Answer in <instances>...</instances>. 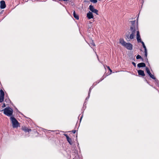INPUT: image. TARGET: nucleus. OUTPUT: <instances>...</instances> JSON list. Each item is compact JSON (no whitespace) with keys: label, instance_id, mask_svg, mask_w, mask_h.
<instances>
[{"label":"nucleus","instance_id":"f257e3e1","mask_svg":"<svg viewBox=\"0 0 159 159\" xmlns=\"http://www.w3.org/2000/svg\"><path fill=\"white\" fill-rule=\"evenodd\" d=\"M135 20L130 21L131 22V25L130 27V30L131 34H130L129 36V34H126L125 36L127 39H133L134 38L136 31H139L138 30V23L137 22V24L135 23Z\"/></svg>","mask_w":159,"mask_h":159},{"label":"nucleus","instance_id":"f03ea898","mask_svg":"<svg viewBox=\"0 0 159 159\" xmlns=\"http://www.w3.org/2000/svg\"><path fill=\"white\" fill-rule=\"evenodd\" d=\"M2 111H3V113L5 115L8 116H14V115L13 114V110L11 107H6L2 110Z\"/></svg>","mask_w":159,"mask_h":159},{"label":"nucleus","instance_id":"7ed1b4c3","mask_svg":"<svg viewBox=\"0 0 159 159\" xmlns=\"http://www.w3.org/2000/svg\"><path fill=\"white\" fill-rule=\"evenodd\" d=\"M10 120L12 123L13 128H16L18 127L19 123L13 116L10 117Z\"/></svg>","mask_w":159,"mask_h":159},{"label":"nucleus","instance_id":"20e7f679","mask_svg":"<svg viewBox=\"0 0 159 159\" xmlns=\"http://www.w3.org/2000/svg\"><path fill=\"white\" fill-rule=\"evenodd\" d=\"M136 38L138 42V43H141L142 44L143 47L144 48V49H147L144 43L141 40L139 31H136Z\"/></svg>","mask_w":159,"mask_h":159},{"label":"nucleus","instance_id":"39448f33","mask_svg":"<svg viewBox=\"0 0 159 159\" xmlns=\"http://www.w3.org/2000/svg\"><path fill=\"white\" fill-rule=\"evenodd\" d=\"M89 9L92 12L95 13L96 15H98V11L94 8L93 6L92 5H90L89 6Z\"/></svg>","mask_w":159,"mask_h":159},{"label":"nucleus","instance_id":"423d86ee","mask_svg":"<svg viewBox=\"0 0 159 159\" xmlns=\"http://www.w3.org/2000/svg\"><path fill=\"white\" fill-rule=\"evenodd\" d=\"M124 47L129 50H132L133 48L132 45L129 43H126Z\"/></svg>","mask_w":159,"mask_h":159},{"label":"nucleus","instance_id":"0eeeda50","mask_svg":"<svg viewBox=\"0 0 159 159\" xmlns=\"http://www.w3.org/2000/svg\"><path fill=\"white\" fill-rule=\"evenodd\" d=\"M87 17L88 19L93 18V16L92 12L89 11L87 14Z\"/></svg>","mask_w":159,"mask_h":159},{"label":"nucleus","instance_id":"6e6552de","mask_svg":"<svg viewBox=\"0 0 159 159\" xmlns=\"http://www.w3.org/2000/svg\"><path fill=\"white\" fill-rule=\"evenodd\" d=\"M6 7L5 2L4 1L2 0L0 2V8L1 9H4Z\"/></svg>","mask_w":159,"mask_h":159},{"label":"nucleus","instance_id":"1a4fd4ad","mask_svg":"<svg viewBox=\"0 0 159 159\" xmlns=\"http://www.w3.org/2000/svg\"><path fill=\"white\" fill-rule=\"evenodd\" d=\"M138 73L139 75L141 76H145V74L144 71L143 70H138Z\"/></svg>","mask_w":159,"mask_h":159},{"label":"nucleus","instance_id":"9d476101","mask_svg":"<svg viewBox=\"0 0 159 159\" xmlns=\"http://www.w3.org/2000/svg\"><path fill=\"white\" fill-rule=\"evenodd\" d=\"M22 129L25 132H29L31 131V129H28L27 127H22Z\"/></svg>","mask_w":159,"mask_h":159},{"label":"nucleus","instance_id":"9b49d317","mask_svg":"<svg viewBox=\"0 0 159 159\" xmlns=\"http://www.w3.org/2000/svg\"><path fill=\"white\" fill-rule=\"evenodd\" d=\"M137 66L139 68L145 67L146 66V65L145 63L141 62L138 64Z\"/></svg>","mask_w":159,"mask_h":159},{"label":"nucleus","instance_id":"f8f14e48","mask_svg":"<svg viewBox=\"0 0 159 159\" xmlns=\"http://www.w3.org/2000/svg\"><path fill=\"white\" fill-rule=\"evenodd\" d=\"M120 43L123 46H124L126 43L124 40L123 39H120Z\"/></svg>","mask_w":159,"mask_h":159},{"label":"nucleus","instance_id":"ddd939ff","mask_svg":"<svg viewBox=\"0 0 159 159\" xmlns=\"http://www.w3.org/2000/svg\"><path fill=\"white\" fill-rule=\"evenodd\" d=\"M73 15L74 16V18L76 20H79V16L76 14L75 13V11H74L73 13Z\"/></svg>","mask_w":159,"mask_h":159},{"label":"nucleus","instance_id":"4468645a","mask_svg":"<svg viewBox=\"0 0 159 159\" xmlns=\"http://www.w3.org/2000/svg\"><path fill=\"white\" fill-rule=\"evenodd\" d=\"M66 139L67 141L69 143L70 145H72L73 143L72 142V140H71V139L69 137Z\"/></svg>","mask_w":159,"mask_h":159},{"label":"nucleus","instance_id":"2eb2a0df","mask_svg":"<svg viewBox=\"0 0 159 159\" xmlns=\"http://www.w3.org/2000/svg\"><path fill=\"white\" fill-rule=\"evenodd\" d=\"M146 70L147 73L149 75L151 74L148 68L146 67Z\"/></svg>","mask_w":159,"mask_h":159},{"label":"nucleus","instance_id":"dca6fc26","mask_svg":"<svg viewBox=\"0 0 159 159\" xmlns=\"http://www.w3.org/2000/svg\"><path fill=\"white\" fill-rule=\"evenodd\" d=\"M136 59H142V61H143V59L139 55H138L137 56H136Z\"/></svg>","mask_w":159,"mask_h":159},{"label":"nucleus","instance_id":"f3484780","mask_svg":"<svg viewBox=\"0 0 159 159\" xmlns=\"http://www.w3.org/2000/svg\"><path fill=\"white\" fill-rule=\"evenodd\" d=\"M0 95L2 96H3L4 97V92L2 89H1L0 90Z\"/></svg>","mask_w":159,"mask_h":159},{"label":"nucleus","instance_id":"a211bd4d","mask_svg":"<svg viewBox=\"0 0 159 159\" xmlns=\"http://www.w3.org/2000/svg\"><path fill=\"white\" fill-rule=\"evenodd\" d=\"M4 97L0 95V103L2 102L4 100Z\"/></svg>","mask_w":159,"mask_h":159},{"label":"nucleus","instance_id":"6ab92c4d","mask_svg":"<svg viewBox=\"0 0 159 159\" xmlns=\"http://www.w3.org/2000/svg\"><path fill=\"white\" fill-rule=\"evenodd\" d=\"M92 89V88H91V87L90 88L89 90V93H88V97L86 98V100H87L88 98H89V97L90 96V92H91Z\"/></svg>","mask_w":159,"mask_h":159},{"label":"nucleus","instance_id":"aec40b11","mask_svg":"<svg viewBox=\"0 0 159 159\" xmlns=\"http://www.w3.org/2000/svg\"><path fill=\"white\" fill-rule=\"evenodd\" d=\"M150 77L152 78V79H154V80H156V78L153 75H152V74L149 75Z\"/></svg>","mask_w":159,"mask_h":159},{"label":"nucleus","instance_id":"412c9836","mask_svg":"<svg viewBox=\"0 0 159 159\" xmlns=\"http://www.w3.org/2000/svg\"><path fill=\"white\" fill-rule=\"evenodd\" d=\"M5 101L7 103H9L10 102V100L9 98L5 99Z\"/></svg>","mask_w":159,"mask_h":159},{"label":"nucleus","instance_id":"4be33fe9","mask_svg":"<svg viewBox=\"0 0 159 159\" xmlns=\"http://www.w3.org/2000/svg\"><path fill=\"white\" fill-rule=\"evenodd\" d=\"M91 2H93L94 3H95L97 2V0H90Z\"/></svg>","mask_w":159,"mask_h":159},{"label":"nucleus","instance_id":"5701e85b","mask_svg":"<svg viewBox=\"0 0 159 159\" xmlns=\"http://www.w3.org/2000/svg\"><path fill=\"white\" fill-rule=\"evenodd\" d=\"M63 135L65 136L66 137V139L67 138H68L69 137L68 136L67 134H64Z\"/></svg>","mask_w":159,"mask_h":159},{"label":"nucleus","instance_id":"b1692460","mask_svg":"<svg viewBox=\"0 0 159 159\" xmlns=\"http://www.w3.org/2000/svg\"><path fill=\"white\" fill-rule=\"evenodd\" d=\"M132 64L135 67L136 66V64L134 62H132Z\"/></svg>","mask_w":159,"mask_h":159},{"label":"nucleus","instance_id":"393cba45","mask_svg":"<svg viewBox=\"0 0 159 159\" xmlns=\"http://www.w3.org/2000/svg\"><path fill=\"white\" fill-rule=\"evenodd\" d=\"M144 53H145V54H147V49H144Z\"/></svg>","mask_w":159,"mask_h":159},{"label":"nucleus","instance_id":"a878e982","mask_svg":"<svg viewBox=\"0 0 159 159\" xmlns=\"http://www.w3.org/2000/svg\"><path fill=\"white\" fill-rule=\"evenodd\" d=\"M6 107V105L4 103L2 106V108H4Z\"/></svg>","mask_w":159,"mask_h":159},{"label":"nucleus","instance_id":"bb28decb","mask_svg":"<svg viewBox=\"0 0 159 159\" xmlns=\"http://www.w3.org/2000/svg\"><path fill=\"white\" fill-rule=\"evenodd\" d=\"M144 56L145 57H146V59L147 60H148V59L147 58V54H144Z\"/></svg>","mask_w":159,"mask_h":159},{"label":"nucleus","instance_id":"cd10ccee","mask_svg":"<svg viewBox=\"0 0 159 159\" xmlns=\"http://www.w3.org/2000/svg\"><path fill=\"white\" fill-rule=\"evenodd\" d=\"M104 77H103V76H102L101 78V79H100V80L99 81H101L102 80H103L104 79Z\"/></svg>","mask_w":159,"mask_h":159},{"label":"nucleus","instance_id":"c85d7f7f","mask_svg":"<svg viewBox=\"0 0 159 159\" xmlns=\"http://www.w3.org/2000/svg\"><path fill=\"white\" fill-rule=\"evenodd\" d=\"M72 133H73L74 134H75V132H76V130H72Z\"/></svg>","mask_w":159,"mask_h":159},{"label":"nucleus","instance_id":"c756f323","mask_svg":"<svg viewBox=\"0 0 159 159\" xmlns=\"http://www.w3.org/2000/svg\"><path fill=\"white\" fill-rule=\"evenodd\" d=\"M93 46H95V44H94V43L93 42V41H92V43Z\"/></svg>","mask_w":159,"mask_h":159},{"label":"nucleus","instance_id":"7c9ffc66","mask_svg":"<svg viewBox=\"0 0 159 159\" xmlns=\"http://www.w3.org/2000/svg\"><path fill=\"white\" fill-rule=\"evenodd\" d=\"M107 68H108V69H109H109H110V68L109 66H107Z\"/></svg>","mask_w":159,"mask_h":159},{"label":"nucleus","instance_id":"2f4dec72","mask_svg":"<svg viewBox=\"0 0 159 159\" xmlns=\"http://www.w3.org/2000/svg\"><path fill=\"white\" fill-rule=\"evenodd\" d=\"M109 70L111 72H112V70L110 69H109Z\"/></svg>","mask_w":159,"mask_h":159},{"label":"nucleus","instance_id":"473e14b6","mask_svg":"<svg viewBox=\"0 0 159 159\" xmlns=\"http://www.w3.org/2000/svg\"><path fill=\"white\" fill-rule=\"evenodd\" d=\"M63 1H69V0H63Z\"/></svg>","mask_w":159,"mask_h":159}]
</instances>
